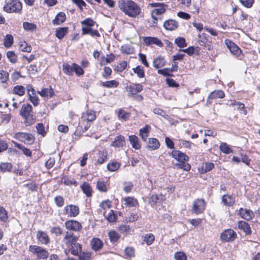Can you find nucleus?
<instances>
[{"mask_svg":"<svg viewBox=\"0 0 260 260\" xmlns=\"http://www.w3.org/2000/svg\"><path fill=\"white\" fill-rule=\"evenodd\" d=\"M118 6L126 15L132 17H136L141 11L139 6L132 1H119Z\"/></svg>","mask_w":260,"mask_h":260,"instance_id":"nucleus-1","label":"nucleus"},{"mask_svg":"<svg viewBox=\"0 0 260 260\" xmlns=\"http://www.w3.org/2000/svg\"><path fill=\"white\" fill-rule=\"evenodd\" d=\"M22 4L18 0H13L5 4L4 11L7 13H20L22 10Z\"/></svg>","mask_w":260,"mask_h":260,"instance_id":"nucleus-2","label":"nucleus"},{"mask_svg":"<svg viewBox=\"0 0 260 260\" xmlns=\"http://www.w3.org/2000/svg\"><path fill=\"white\" fill-rule=\"evenodd\" d=\"M206 207V203L204 199H197L192 203V212L197 215H199L203 213Z\"/></svg>","mask_w":260,"mask_h":260,"instance_id":"nucleus-3","label":"nucleus"},{"mask_svg":"<svg viewBox=\"0 0 260 260\" xmlns=\"http://www.w3.org/2000/svg\"><path fill=\"white\" fill-rule=\"evenodd\" d=\"M29 251L35 254L39 259H45L49 255L48 252L46 249L37 245L29 246Z\"/></svg>","mask_w":260,"mask_h":260,"instance_id":"nucleus-4","label":"nucleus"},{"mask_svg":"<svg viewBox=\"0 0 260 260\" xmlns=\"http://www.w3.org/2000/svg\"><path fill=\"white\" fill-rule=\"evenodd\" d=\"M237 238L236 233L232 229L223 231L220 235V240L224 242H232Z\"/></svg>","mask_w":260,"mask_h":260,"instance_id":"nucleus-5","label":"nucleus"},{"mask_svg":"<svg viewBox=\"0 0 260 260\" xmlns=\"http://www.w3.org/2000/svg\"><path fill=\"white\" fill-rule=\"evenodd\" d=\"M14 138L26 144H32L35 140L31 134L21 132L16 133Z\"/></svg>","mask_w":260,"mask_h":260,"instance_id":"nucleus-6","label":"nucleus"},{"mask_svg":"<svg viewBox=\"0 0 260 260\" xmlns=\"http://www.w3.org/2000/svg\"><path fill=\"white\" fill-rule=\"evenodd\" d=\"M79 213V207L74 205H67L63 210V214L70 217H76Z\"/></svg>","mask_w":260,"mask_h":260,"instance_id":"nucleus-7","label":"nucleus"},{"mask_svg":"<svg viewBox=\"0 0 260 260\" xmlns=\"http://www.w3.org/2000/svg\"><path fill=\"white\" fill-rule=\"evenodd\" d=\"M78 239V237L75 236L72 232H67L63 239V242L70 249L72 245H75Z\"/></svg>","mask_w":260,"mask_h":260,"instance_id":"nucleus-8","label":"nucleus"},{"mask_svg":"<svg viewBox=\"0 0 260 260\" xmlns=\"http://www.w3.org/2000/svg\"><path fill=\"white\" fill-rule=\"evenodd\" d=\"M198 42L200 46L207 48L208 50H212L211 42L207 38L205 34L198 35Z\"/></svg>","mask_w":260,"mask_h":260,"instance_id":"nucleus-9","label":"nucleus"},{"mask_svg":"<svg viewBox=\"0 0 260 260\" xmlns=\"http://www.w3.org/2000/svg\"><path fill=\"white\" fill-rule=\"evenodd\" d=\"M143 89V86L140 84H133L126 87V90L128 92V96L131 97L141 92Z\"/></svg>","mask_w":260,"mask_h":260,"instance_id":"nucleus-10","label":"nucleus"},{"mask_svg":"<svg viewBox=\"0 0 260 260\" xmlns=\"http://www.w3.org/2000/svg\"><path fill=\"white\" fill-rule=\"evenodd\" d=\"M225 43L231 53L236 56L240 55L241 50L235 43L228 39L225 40Z\"/></svg>","mask_w":260,"mask_h":260,"instance_id":"nucleus-11","label":"nucleus"},{"mask_svg":"<svg viewBox=\"0 0 260 260\" xmlns=\"http://www.w3.org/2000/svg\"><path fill=\"white\" fill-rule=\"evenodd\" d=\"M66 228L70 230L79 231L82 228L81 224L76 220H68L65 222Z\"/></svg>","mask_w":260,"mask_h":260,"instance_id":"nucleus-12","label":"nucleus"},{"mask_svg":"<svg viewBox=\"0 0 260 260\" xmlns=\"http://www.w3.org/2000/svg\"><path fill=\"white\" fill-rule=\"evenodd\" d=\"M171 155L174 158L181 162H184L188 159V156L185 154L177 150L172 151Z\"/></svg>","mask_w":260,"mask_h":260,"instance_id":"nucleus-13","label":"nucleus"},{"mask_svg":"<svg viewBox=\"0 0 260 260\" xmlns=\"http://www.w3.org/2000/svg\"><path fill=\"white\" fill-rule=\"evenodd\" d=\"M238 214L241 218L246 220H250L254 217V214L251 210L244 209L242 208L239 210Z\"/></svg>","mask_w":260,"mask_h":260,"instance_id":"nucleus-14","label":"nucleus"},{"mask_svg":"<svg viewBox=\"0 0 260 260\" xmlns=\"http://www.w3.org/2000/svg\"><path fill=\"white\" fill-rule=\"evenodd\" d=\"M164 28L168 30L173 31L176 29L178 27V23L175 20L169 19L164 23Z\"/></svg>","mask_w":260,"mask_h":260,"instance_id":"nucleus-15","label":"nucleus"},{"mask_svg":"<svg viewBox=\"0 0 260 260\" xmlns=\"http://www.w3.org/2000/svg\"><path fill=\"white\" fill-rule=\"evenodd\" d=\"M36 237L39 242L42 244L46 245L49 243V238L47 233L44 232L38 231Z\"/></svg>","mask_w":260,"mask_h":260,"instance_id":"nucleus-16","label":"nucleus"},{"mask_svg":"<svg viewBox=\"0 0 260 260\" xmlns=\"http://www.w3.org/2000/svg\"><path fill=\"white\" fill-rule=\"evenodd\" d=\"M165 12V9H154L151 11V17L153 19L152 26H156L157 24V21L158 19H161V18L157 17V16L160 15L164 13Z\"/></svg>","mask_w":260,"mask_h":260,"instance_id":"nucleus-17","label":"nucleus"},{"mask_svg":"<svg viewBox=\"0 0 260 260\" xmlns=\"http://www.w3.org/2000/svg\"><path fill=\"white\" fill-rule=\"evenodd\" d=\"M144 41L146 45H149L150 44H155L159 47L163 46V43L161 41L157 38L154 37H145Z\"/></svg>","mask_w":260,"mask_h":260,"instance_id":"nucleus-18","label":"nucleus"},{"mask_svg":"<svg viewBox=\"0 0 260 260\" xmlns=\"http://www.w3.org/2000/svg\"><path fill=\"white\" fill-rule=\"evenodd\" d=\"M91 247L92 250L97 251L100 250L103 246V242L99 238H93L90 242Z\"/></svg>","mask_w":260,"mask_h":260,"instance_id":"nucleus-19","label":"nucleus"},{"mask_svg":"<svg viewBox=\"0 0 260 260\" xmlns=\"http://www.w3.org/2000/svg\"><path fill=\"white\" fill-rule=\"evenodd\" d=\"M125 145V138L121 135L118 136L111 144V146L117 148L122 147Z\"/></svg>","mask_w":260,"mask_h":260,"instance_id":"nucleus-20","label":"nucleus"},{"mask_svg":"<svg viewBox=\"0 0 260 260\" xmlns=\"http://www.w3.org/2000/svg\"><path fill=\"white\" fill-rule=\"evenodd\" d=\"M82 118L84 121H92L96 118L95 112L91 110H88L85 113H83Z\"/></svg>","mask_w":260,"mask_h":260,"instance_id":"nucleus-21","label":"nucleus"},{"mask_svg":"<svg viewBox=\"0 0 260 260\" xmlns=\"http://www.w3.org/2000/svg\"><path fill=\"white\" fill-rule=\"evenodd\" d=\"M160 144L156 138H149L147 144L148 148L150 150H154L159 148Z\"/></svg>","mask_w":260,"mask_h":260,"instance_id":"nucleus-22","label":"nucleus"},{"mask_svg":"<svg viewBox=\"0 0 260 260\" xmlns=\"http://www.w3.org/2000/svg\"><path fill=\"white\" fill-rule=\"evenodd\" d=\"M128 140L133 148L137 150L141 148V144L138 137L135 135H131L129 136Z\"/></svg>","mask_w":260,"mask_h":260,"instance_id":"nucleus-23","label":"nucleus"},{"mask_svg":"<svg viewBox=\"0 0 260 260\" xmlns=\"http://www.w3.org/2000/svg\"><path fill=\"white\" fill-rule=\"evenodd\" d=\"M32 112V107L29 104H23L22 106L20 114L22 116H28L31 115Z\"/></svg>","mask_w":260,"mask_h":260,"instance_id":"nucleus-24","label":"nucleus"},{"mask_svg":"<svg viewBox=\"0 0 260 260\" xmlns=\"http://www.w3.org/2000/svg\"><path fill=\"white\" fill-rule=\"evenodd\" d=\"M150 128L151 127L149 125H146L139 130V135L143 141H146Z\"/></svg>","mask_w":260,"mask_h":260,"instance_id":"nucleus-25","label":"nucleus"},{"mask_svg":"<svg viewBox=\"0 0 260 260\" xmlns=\"http://www.w3.org/2000/svg\"><path fill=\"white\" fill-rule=\"evenodd\" d=\"M238 228L245 233L246 235H250L251 234V229L249 224L244 221H240L238 222Z\"/></svg>","mask_w":260,"mask_h":260,"instance_id":"nucleus-26","label":"nucleus"},{"mask_svg":"<svg viewBox=\"0 0 260 260\" xmlns=\"http://www.w3.org/2000/svg\"><path fill=\"white\" fill-rule=\"evenodd\" d=\"M222 202L225 206H231L235 203V199L232 196L224 194L222 197Z\"/></svg>","mask_w":260,"mask_h":260,"instance_id":"nucleus-27","label":"nucleus"},{"mask_svg":"<svg viewBox=\"0 0 260 260\" xmlns=\"http://www.w3.org/2000/svg\"><path fill=\"white\" fill-rule=\"evenodd\" d=\"M38 92L43 97L49 96L51 98L54 95V90L51 86H50L49 88H44L41 91H38Z\"/></svg>","mask_w":260,"mask_h":260,"instance_id":"nucleus-28","label":"nucleus"},{"mask_svg":"<svg viewBox=\"0 0 260 260\" xmlns=\"http://www.w3.org/2000/svg\"><path fill=\"white\" fill-rule=\"evenodd\" d=\"M69 250L73 255H78L82 251V245L76 242L75 245L70 247Z\"/></svg>","mask_w":260,"mask_h":260,"instance_id":"nucleus-29","label":"nucleus"},{"mask_svg":"<svg viewBox=\"0 0 260 260\" xmlns=\"http://www.w3.org/2000/svg\"><path fill=\"white\" fill-rule=\"evenodd\" d=\"M66 18V15L63 12H59L53 20V23L54 25H59L65 21Z\"/></svg>","mask_w":260,"mask_h":260,"instance_id":"nucleus-30","label":"nucleus"},{"mask_svg":"<svg viewBox=\"0 0 260 260\" xmlns=\"http://www.w3.org/2000/svg\"><path fill=\"white\" fill-rule=\"evenodd\" d=\"M166 64V61L164 57L159 56L154 59L153 62V67L156 69H159L164 67Z\"/></svg>","mask_w":260,"mask_h":260,"instance_id":"nucleus-31","label":"nucleus"},{"mask_svg":"<svg viewBox=\"0 0 260 260\" xmlns=\"http://www.w3.org/2000/svg\"><path fill=\"white\" fill-rule=\"evenodd\" d=\"M224 93L221 90H215L210 93L208 96V100L210 99H215L217 98H223L224 97Z\"/></svg>","mask_w":260,"mask_h":260,"instance_id":"nucleus-32","label":"nucleus"},{"mask_svg":"<svg viewBox=\"0 0 260 260\" xmlns=\"http://www.w3.org/2000/svg\"><path fill=\"white\" fill-rule=\"evenodd\" d=\"M124 201H125L124 204L128 207H136L138 204L137 199L134 197H129L125 198Z\"/></svg>","mask_w":260,"mask_h":260,"instance_id":"nucleus-33","label":"nucleus"},{"mask_svg":"<svg viewBox=\"0 0 260 260\" xmlns=\"http://www.w3.org/2000/svg\"><path fill=\"white\" fill-rule=\"evenodd\" d=\"M81 188L83 192L86 194L87 197H90L92 195V189L90 186L89 184L84 182L81 185Z\"/></svg>","mask_w":260,"mask_h":260,"instance_id":"nucleus-34","label":"nucleus"},{"mask_svg":"<svg viewBox=\"0 0 260 260\" xmlns=\"http://www.w3.org/2000/svg\"><path fill=\"white\" fill-rule=\"evenodd\" d=\"M68 28L67 27H61L56 30V37L59 39H62L68 32Z\"/></svg>","mask_w":260,"mask_h":260,"instance_id":"nucleus-35","label":"nucleus"},{"mask_svg":"<svg viewBox=\"0 0 260 260\" xmlns=\"http://www.w3.org/2000/svg\"><path fill=\"white\" fill-rule=\"evenodd\" d=\"M106 183L107 182L103 180L98 181L96 183L97 189L101 192H107V187Z\"/></svg>","mask_w":260,"mask_h":260,"instance_id":"nucleus-36","label":"nucleus"},{"mask_svg":"<svg viewBox=\"0 0 260 260\" xmlns=\"http://www.w3.org/2000/svg\"><path fill=\"white\" fill-rule=\"evenodd\" d=\"M25 88L21 85L15 86L13 89V93L19 96L23 95L25 93Z\"/></svg>","mask_w":260,"mask_h":260,"instance_id":"nucleus-37","label":"nucleus"},{"mask_svg":"<svg viewBox=\"0 0 260 260\" xmlns=\"http://www.w3.org/2000/svg\"><path fill=\"white\" fill-rule=\"evenodd\" d=\"M19 49L23 52H30L31 47L25 41H21L19 42Z\"/></svg>","mask_w":260,"mask_h":260,"instance_id":"nucleus-38","label":"nucleus"},{"mask_svg":"<svg viewBox=\"0 0 260 260\" xmlns=\"http://www.w3.org/2000/svg\"><path fill=\"white\" fill-rule=\"evenodd\" d=\"M102 86L107 88L116 87L119 85V82L116 80L107 81L101 83Z\"/></svg>","mask_w":260,"mask_h":260,"instance_id":"nucleus-39","label":"nucleus"},{"mask_svg":"<svg viewBox=\"0 0 260 260\" xmlns=\"http://www.w3.org/2000/svg\"><path fill=\"white\" fill-rule=\"evenodd\" d=\"M13 43V37L11 35H7L4 39V45L7 47H11Z\"/></svg>","mask_w":260,"mask_h":260,"instance_id":"nucleus-40","label":"nucleus"},{"mask_svg":"<svg viewBox=\"0 0 260 260\" xmlns=\"http://www.w3.org/2000/svg\"><path fill=\"white\" fill-rule=\"evenodd\" d=\"M62 67L63 71L66 74L68 75H71L72 74V72L74 71V68H73V63L72 66H70L68 63H63Z\"/></svg>","mask_w":260,"mask_h":260,"instance_id":"nucleus-41","label":"nucleus"},{"mask_svg":"<svg viewBox=\"0 0 260 260\" xmlns=\"http://www.w3.org/2000/svg\"><path fill=\"white\" fill-rule=\"evenodd\" d=\"M150 202H152L153 204H156L158 202H161L165 200V197L162 195L159 196L157 194H153L149 199Z\"/></svg>","mask_w":260,"mask_h":260,"instance_id":"nucleus-42","label":"nucleus"},{"mask_svg":"<svg viewBox=\"0 0 260 260\" xmlns=\"http://www.w3.org/2000/svg\"><path fill=\"white\" fill-rule=\"evenodd\" d=\"M219 148L221 151L225 154H230L233 152V150L225 143H221Z\"/></svg>","mask_w":260,"mask_h":260,"instance_id":"nucleus-43","label":"nucleus"},{"mask_svg":"<svg viewBox=\"0 0 260 260\" xmlns=\"http://www.w3.org/2000/svg\"><path fill=\"white\" fill-rule=\"evenodd\" d=\"M120 167V164L117 162L112 161L107 164V169L111 172L117 171Z\"/></svg>","mask_w":260,"mask_h":260,"instance_id":"nucleus-44","label":"nucleus"},{"mask_svg":"<svg viewBox=\"0 0 260 260\" xmlns=\"http://www.w3.org/2000/svg\"><path fill=\"white\" fill-rule=\"evenodd\" d=\"M109 239L112 242H116L119 239V234L115 231H111L108 233Z\"/></svg>","mask_w":260,"mask_h":260,"instance_id":"nucleus-45","label":"nucleus"},{"mask_svg":"<svg viewBox=\"0 0 260 260\" xmlns=\"http://www.w3.org/2000/svg\"><path fill=\"white\" fill-rule=\"evenodd\" d=\"M10 163L2 162L0 164V171L2 172H10L12 169Z\"/></svg>","mask_w":260,"mask_h":260,"instance_id":"nucleus-46","label":"nucleus"},{"mask_svg":"<svg viewBox=\"0 0 260 260\" xmlns=\"http://www.w3.org/2000/svg\"><path fill=\"white\" fill-rule=\"evenodd\" d=\"M129 113L126 112L122 109H120L117 113L118 118L123 120H126L128 119L129 117Z\"/></svg>","mask_w":260,"mask_h":260,"instance_id":"nucleus-47","label":"nucleus"},{"mask_svg":"<svg viewBox=\"0 0 260 260\" xmlns=\"http://www.w3.org/2000/svg\"><path fill=\"white\" fill-rule=\"evenodd\" d=\"M28 95L29 96V100L35 106H37V105H38L39 100L38 97L36 96L35 92H31V93H30Z\"/></svg>","mask_w":260,"mask_h":260,"instance_id":"nucleus-48","label":"nucleus"},{"mask_svg":"<svg viewBox=\"0 0 260 260\" xmlns=\"http://www.w3.org/2000/svg\"><path fill=\"white\" fill-rule=\"evenodd\" d=\"M23 27L26 30L33 31L36 29V25L32 23L24 22L23 23Z\"/></svg>","mask_w":260,"mask_h":260,"instance_id":"nucleus-49","label":"nucleus"},{"mask_svg":"<svg viewBox=\"0 0 260 260\" xmlns=\"http://www.w3.org/2000/svg\"><path fill=\"white\" fill-rule=\"evenodd\" d=\"M126 258H131L135 256V249L132 247H127L124 250Z\"/></svg>","mask_w":260,"mask_h":260,"instance_id":"nucleus-50","label":"nucleus"},{"mask_svg":"<svg viewBox=\"0 0 260 260\" xmlns=\"http://www.w3.org/2000/svg\"><path fill=\"white\" fill-rule=\"evenodd\" d=\"M107 153L106 152H100L99 153V158L97 159L96 162L98 164H103L106 159Z\"/></svg>","mask_w":260,"mask_h":260,"instance_id":"nucleus-51","label":"nucleus"},{"mask_svg":"<svg viewBox=\"0 0 260 260\" xmlns=\"http://www.w3.org/2000/svg\"><path fill=\"white\" fill-rule=\"evenodd\" d=\"M175 44L180 48H184L187 46L184 38L182 37H178L175 40Z\"/></svg>","mask_w":260,"mask_h":260,"instance_id":"nucleus-52","label":"nucleus"},{"mask_svg":"<svg viewBox=\"0 0 260 260\" xmlns=\"http://www.w3.org/2000/svg\"><path fill=\"white\" fill-rule=\"evenodd\" d=\"M7 56L12 63H15L17 60V56L14 51H8Z\"/></svg>","mask_w":260,"mask_h":260,"instance_id":"nucleus-53","label":"nucleus"},{"mask_svg":"<svg viewBox=\"0 0 260 260\" xmlns=\"http://www.w3.org/2000/svg\"><path fill=\"white\" fill-rule=\"evenodd\" d=\"M119 231L121 233L124 235H127L130 232L131 228L128 225H121L119 226Z\"/></svg>","mask_w":260,"mask_h":260,"instance_id":"nucleus-54","label":"nucleus"},{"mask_svg":"<svg viewBox=\"0 0 260 260\" xmlns=\"http://www.w3.org/2000/svg\"><path fill=\"white\" fill-rule=\"evenodd\" d=\"M105 216L109 222H114L116 219V216L115 215L113 210H110V212L106 215L104 213Z\"/></svg>","mask_w":260,"mask_h":260,"instance_id":"nucleus-55","label":"nucleus"},{"mask_svg":"<svg viewBox=\"0 0 260 260\" xmlns=\"http://www.w3.org/2000/svg\"><path fill=\"white\" fill-rule=\"evenodd\" d=\"M174 258L175 260H186L187 256L184 252L179 251L175 253Z\"/></svg>","mask_w":260,"mask_h":260,"instance_id":"nucleus-56","label":"nucleus"},{"mask_svg":"<svg viewBox=\"0 0 260 260\" xmlns=\"http://www.w3.org/2000/svg\"><path fill=\"white\" fill-rule=\"evenodd\" d=\"M144 241L148 245H151L154 241V236L152 234H146L144 237Z\"/></svg>","mask_w":260,"mask_h":260,"instance_id":"nucleus-57","label":"nucleus"},{"mask_svg":"<svg viewBox=\"0 0 260 260\" xmlns=\"http://www.w3.org/2000/svg\"><path fill=\"white\" fill-rule=\"evenodd\" d=\"M81 23L82 25L90 27L94 26L95 24V22L90 18L83 20Z\"/></svg>","mask_w":260,"mask_h":260,"instance_id":"nucleus-58","label":"nucleus"},{"mask_svg":"<svg viewBox=\"0 0 260 260\" xmlns=\"http://www.w3.org/2000/svg\"><path fill=\"white\" fill-rule=\"evenodd\" d=\"M133 70L139 77L143 78L144 77V72L143 68L141 66H138L136 68L133 69Z\"/></svg>","mask_w":260,"mask_h":260,"instance_id":"nucleus-59","label":"nucleus"},{"mask_svg":"<svg viewBox=\"0 0 260 260\" xmlns=\"http://www.w3.org/2000/svg\"><path fill=\"white\" fill-rule=\"evenodd\" d=\"M73 68H74V71L78 76H81L84 74V71L82 68L78 64L74 63Z\"/></svg>","mask_w":260,"mask_h":260,"instance_id":"nucleus-60","label":"nucleus"},{"mask_svg":"<svg viewBox=\"0 0 260 260\" xmlns=\"http://www.w3.org/2000/svg\"><path fill=\"white\" fill-rule=\"evenodd\" d=\"M7 219L8 215L6 210L3 207L0 206V220L6 221Z\"/></svg>","mask_w":260,"mask_h":260,"instance_id":"nucleus-61","label":"nucleus"},{"mask_svg":"<svg viewBox=\"0 0 260 260\" xmlns=\"http://www.w3.org/2000/svg\"><path fill=\"white\" fill-rule=\"evenodd\" d=\"M54 202L57 206L61 207L64 204V199L62 196H58L54 198Z\"/></svg>","mask_w":260,"mask_h":260,"instance_id":"nucleus-62","label":"nucleus"},{"mask_svg":"<svg viewBox=\"0 0 260 260\" xmlns=\"http://www.w3.org/2000/svg\"><path fill=\"white\" fill-rule=\"evenodd\" d=\"M9 78V74L7 72L5 71H1L0 72V80L2 83H5L7 82Z\"/></svg>","mask_w":260,"mask_h":260,"instance_id":"nucleus-63","label":"nucleus"},{"mask_svg":"<svg viewBox=\"0 0 260 260\" xmlns=\"http://www.w3.org/2000/svg\"><path fill=\"white\" fill-rule=\"evenodd\" d=\"M121 51L127 54H130L133 52V48L130 45H125L121 47Z\"/></svg>","mask_w":260,"mask_h":260,"instance_id":"nucleus-64","label":"nucleus"}]
</instances>
